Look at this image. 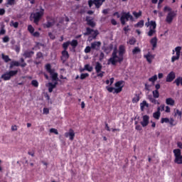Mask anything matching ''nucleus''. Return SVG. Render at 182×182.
Here are the masks:
<instances>
[{"label": "nucleus", "mask_w": 182, "mask_h": 182, "mask_svg": "<svg viewBox=\"0 0 182 182\" xmlns=\"http://www.w3.org/2000/svg\"><path fill=\"white\" fill-rule=\"evenodd\" d=\"M43 15H45V9L41 7L39 11H36L31 14L30 21H33L35 25H39V22L41 21V19L43 18Z\"/></svg>", "instance_id": "f257e3e1"}, {"label": "nucleus", "mask_w": 182, "mask_h": 182, "mask_svg": "<svg viewBox=\"0 0 182 182\" xmlns=\"http://www.w3.org/2000/svg\"><path fill=\"white\" fill-rule=\"evenodd\" d=\"M124 83V81H123V80L117 81L114 84V86L117 88H114L113 87H107V90H108V92L109 93L119 94L122 92V90H123V87H124L123 84Z\"/></svg>", "instance_id": "f03ea898"}, {"label": "nucleus", "mask_w": 182, "mask_h": 182, "mask_svg": "<svg viewBox=\"0 0 182 182\" xmlns=\"http://www.w3.org/2000/svg\"><path fill=\"white\" fill-rule=\"evenodd\" d=\"M160 97V92L159 90H154L152 91V95H149L147 96L148 100L151 102V103H153V105H160V102L156 99H159Z\"/></svg>", "instance_id": "7ed1b4c3"}, {"label": "nucleus", "mask_w": 182, "mask_h": 182, "mask_svg": "<svg viewBox=\"0 0 182 182\" xmlns=\"http://www.w3.org/2000/svg\"><path fill=\"white\" fill-rule=\"evenodd\" d=\"M130 19V21H133L134 18L132 14H130V12H123L122 15L120 17V22L122 25H126V22H128V21Z\"/></svg>", "instance_id": "20e7f679"}, {"label": "nucleus", "mask_w": 182, "mask_h": 182, "mask_svg": "<svg viewBox=\"0 0 182 182\" xmlns=\"http://www.w3.org/2000/svg\"><path fill=\"white\" fill-rule=\"evenodd\" d=\"M119 58H120V55H117V51L114 50L112 52V57L108 60V65H113V66H116V63H119Z\"/></svg>", "instance_id": "39448f33"}, {"label": "nucleus", "mask_w": 182, "mask_h": 182, "mask_svg": "<svg viewBox=\"0 0 182 182\" xmlns=\"http://www.w3.org/2000/svg\"><path fill=\"white\" fill-rule=\"evenodd\" d=\"M174 53H176V55H173L171 57L172 63H174L176 60H178V59H180V55L181 53V46H177L175 50H173L172 55H174Z\"/></svg>", "instance_id": "423d86ee"}, {"label": "nucleus", "mask_w": 182, "mask_h": 182, "mask_svg": "<svg viewBox=\"0 0 182 182\" xmlns=\"http://www.w3.org/2000/svg\"><path fill=\"white\" fill-rule=\"evenodd\" d=\"M18 75V70H10L9 72L5 73L1 77V79L4 80H11V77H14V76H16Z\"/></svg>", "instance_id": "0eeeda50"}, {"label": "nucleus", "mask_w": 182, "mask_h": 182, "mask_svg": "<svg viewBox=\"0 0 182 182\" xmlns=\"http://www.w3.org/2000/svg\"><path fill=\"white\" fill-rule=\"evenodd\" d=\"M55 23V18L50 16H46V22L43 24V28L49 29L52 28Z\"/></svg>", "instance_id": "6e6552de"}, {"label": "nucleus", "mask_w": 182, "mask_h": 182, "mask_svg": "<svg viewBox=\"0 0 182 182\" xmlns=\"http://www.w3.org/2000/svg\"><path fill=\"white\" fill-rule=\"evenodd\" d=\"M20 62L21 63V64H20L19 62L16 60L11 61L10 63L9 69H14V66H16V67L21 66V68H26L27 64L26 63H25V59H23V58H21L20 59Z\"/></svg>", "instance_id": "1a4fd4ad"}, {"label": "nucleus", "mask_w": 182, "mask_h": 182, "mask_svg": "<svg viewBox=\"0 0 182 182\" xmlns=\"http://www.w3.org/2000/svg\"><path fill=\"white\" fill-rule=\"evenodd\" d=\"M173 154L175 156L174 163L176 164H182L181 150L179 149H174Z\"/></svg>", "instance_id": "9d476101"}, {"label": "nucleus", "mask_w": 182, "mask_h": 182, "mask_svg": "<svg viewBox=\"0 0 182 182\" xmlns=\"http://www.w3.org/2000/svg\"><path fill=\"white\" fill-rule=\"evenodd\" d=\"M95 69L97 77L102 78L105 76V72L102 71V69H103V65H102L100 62H97L95 63Z\"/></svg>", "instance_id": "9b49d317"}, {"label": "nucleus", "mask_w": 182, "mask_h": 182, "mask_svg": "<svg viewBox=\"0 0 182 182\" xmlns=\"http://www.w3.org/2000/svg\"><path fill=\"white\" fill-rule=\"evenodd\" d=\"M103 2H106V0H89L88 1V6L89 8H92L93 4L95 5V8L99 9L102 5H103Z\"/></svg>", "instance_id": "f8f14e48"}, {"label": "nucleus", "mask_w": 182, "mask_h": 182, "mask_svg": "<svg viewBox=\"0 0 182 182\" xmlns=\"http://www.w3.org/2000/svg\"><path fill=\"white\" fill-rule=\"evenodd\" d=\"M85 36H89V35H92V39H96L97 35H99V31L93 30L89 27L86 28V32L84 33Z\"/></svg>", "instance_id": "ddd939ff"}, {"label": "nucleus", "mask_w": 182, "mask_h": 182, "mask_svg": "<svg viewBox=\"0 0 182 182\" xmlns=\"http://www.w3.org/2000/svg\"><path fill=\"white\" fill-rule=\"evenodd\" d=\"M124 53H126V47H124V46L121 45L119 47V58H118L119 59V63H122V60H124Z\"/></svg>", "instance_id": "4468645a"}, {"label": "nucleus", "mask_w": 182, "mask_h": 182, "mask_svg": "<svg viewBox=\"0 0 182 182\" xmlns=\"http://www.w3.org/2000/svg\"><path fill=\"white\" fill-rule=\"evenodd\" d=\"M69 52H68V50H63L61 52L60 60H62L63 63H66V60L69 59Z\"/></svg>", "instance_id": "2eb2a0df"}, {"label": "nucleus", "mask_w": 182, "mask_h": 182, "mask_svg": "<svg viewBox=\"0 0 182 182\" xmlns=\"http://www.w3.org/2000/svg\"><path fill=\"white\" fill-rule=\"evenodd\" d=\"M65 137L68 138L69 137V139L71 141H73L75 139V131H73V129H70L68 132H65L64 134Z\"/></svg>", "instance_id": "dca6fc26"}, {"label": "nucleus", "mask_w": 182, "mask_h": 182, "mask_svg": "<svg viewBox=\"0 0 182 182\" xmlns=\"http://www.w3.org/2000/svg\"><path fill=\"white\" fill-rule=\"evenodd\" d=\"M176 12L175 11H170L169 14H168L166 21L168 23H171L173 22V19H174V17L176 16Z\"/></svg>", "instance_id": "f3484780"}, {"label": "nucleus", "mask_w": 182, "mask_h": 182, "mask_svg": "<svg viewBox=\"0 0 182 182\" xmlns=\"http://www.w3.org/2000/svg\"><path fill=\"white\" fill-rule=\"evenodd\" d=\"M149 120H150V117H149V115H144L142 117V122H141V124L142 127H146V126H149Z\"/></svg>", "instance_id": "a211bd4d"}, {"label": "nucleus", "mask_w": 182, "mask_h": 182, "mask_svg": "<svg viewBox=\"0 0 182 182\" xmlns=\"http://www.w3.org/2000/svg\"><path fill=\"white\" fill-rule=\"evenodd\" d=\"M100 46H102V43L100 41H95L91 43V48L95 50H100Z\"/></svg>", "instance_id": "6ab92c4d"}, {"label": "nucleus", "mask_w": 182, "mask_h": 182, "mask_svg": "<svg viewBox=\"0 0 182 182\" xmlns=\"http://www.w3.org/2000/svg\"><path fill=\"white\" fill-rule=\"evenodd\" d=\"M176 79V73L171 72L166 76V82H171Z\"/></svg>", "instance_id": "aec40b11"}, {"label": "nucleus", "mask_w": 182, "mask_h": 182, "mask_svg": "<svg viewBox=\"0 0 182 182\" xmlns=\"http://www.w3.org/2000/svg\"><path fill=\"white\" fill-rule=\"evenodd\" d=\"M35 55L34 51H29V50H26L24 51L23 56L26 59V58H31Z\"/></svg>", "instance_id": "412c9836"}, {"label": "nucleus", "mask_w": 182, "mask_h": 182, "mask_svg": "<svg viewBox=\"0 0 182 182\" xmlns=\"http://www.w3.org/2000/svg\"><path fill=\"white\" fill-rule=\"evenodd\" d=\"M85 21L88 26H90L92 28H95V26H96V23L93 21V19H90L89 17H86Z\"/></svg>", "instance_id": "4be33fe9"}, {"label": "nucleus", "mask_w": 182, "mask_h": 182, "mask_svg": "<svg viewBox=\"0 0 182 182\" xmlns=\"http://www.w3.org/2000/svg\"><path fill=\"white\" fill-rule=\"evenodd\" d=\"M151 45H152V50H154L157 48V37H154L150 41Z\"/></svg>", "instance_id": "5701e85b"}, {"label": "nucleus", "mask_w": 182, "mask_h": 182, "mask_svg": "<svg viewBox=\"0 0 182 182\" xmlns=\"http://www.w3.org/2000/svg\"><path fill=\"white\" fill-rule=\"evenodd\" d=\"M144 58H145L148 62V63H151L153 62V59H154V55L150 54L149 53L148 54L144 55Z\"/></svg>", "instance_id": "b1692460"}, {"label": "nucleus", "mask_w": 182, "mask_h": 182, "mask_svg": "<svg viewBox=\"0 0 182 182\" xmlns=\"http://www.w3.org/2000/svg\"><path fill=\"white\" fill-rule=\"evenodd\" d=\"M160 116H161V112H160V107H158L157 111L154 112L153 117L154 119L159 120V119H160Z\"/></svg>", "instance_id": "393cba45"}, {"label": "nucleus", "mask_w": 182, "mask_h": 182, "mask_svg": "<svg viewBox=\"0 0 182 182\" xmlns=\"http://www.w3.org/2000/svg\"><path fill=\"white\" fill-rule=\"evenodd\" d=\"M56 85H58V82H55L54 84L52 82L48 83V92L49 93H52V92H53V90L55 89V87H56Z\"/></svg>", "instance_id": "a878e982"}, {"label": "nucleus", "mask_w": 182, "mask_h": 182, "mask_svg": "<svg viewBox=\"0 0 182 182\" xmlns=\"http://www.w3.org/2000/svg\"><path fill=\"white\" fill-rule=\"evenodd\" d=\"M144 107H149V103H147V101L146 100H144L140 103V109L141 112H144Z\"/></svg>", "instance_id": "bb28decb"}, {"label": "nucleus", "mask_w": 182, "mask_h": 182, "mask_svg": "<svg viewBox=\"0 0 182 182\" xmlns=\"http://www.w3.org/2000/svg\"><path fill=\"white\" fill-rule=\"evenodd\" d=\"M166 103L168 106H174V103H176V102L174 101V100H173V98L168 97V98H166Z\"/></svg>", "instance_id": "cd10ccee"}, {"label": "nucleus", "mask_w": 182, "mask_h": 182, "mask_svg": "<svg viewBox=\"0 0 182 182\" xmlns=\"http://www.w3.org/2000/svg\"><path fill=\"white\" fill-rule=\"evenodd\" d=\"M51 78L55 82H58L59 80V78H58V73H55V71H53L51 73H50Z\"/></svg>", "instance_id": "c85d7f7f"}, {"label": "nucleus", "mask_w": 182, "mask_h": 182, "mask_svg": "<svg viewBox=\"0 0 182 182\" xmlns=\"http://www.w3.org/2000/svg\"><path fill=\"white\" fill-rule=\"evenodd\" d=\"M174 83H176V86H182V77H178L175 81Z\"/></svg>", "instance_id": "c756f323"}, {"label": "nucleus", "mask_w": 182, "mask_h": 182, "mask_svg": "<svg viewBox=\"0 0 182 182\" xmlns=\"http://www.w3.org/2000/svg\"><path fill=\"white\" fill-rule=\"evenodd\" d=\"M143 26H144V20H141L134 25L135 28H143Z\"/></svg>", "instance_id": "7c9ffc66"}, {"label": "nucleus", "mask_w": 182, "mask_h": 182, "mask_svg": "<svg viewBox=\"0 0 182 182\" xmlns=\"http://www.w3.org/2000/svg\"><path fill=\"white\" fill-rule=\"evenodd\" d=\"M46 70H47V72H48V73H52L53 72H55V70H52V66L50 63L46 65Z\"/></svg>", "instance_id": "2f4dec72"}, {"label": "nucleus", "mask_w": 182, "mask_h": 182, "mask_svg": "<svg viewBox=\"0 0 182 182\" xmlns=\"http://www.w3.org/2000/svg\"><path fill=\"white\" fill-rule=\"evenodd\" d=\"M69 45H70V41H67L63 43V50H68V48H69Z\"/></svg>", "instance_id": "473e14b6"}, {"label": "nucleus", "mask_w": 182, "mask_h": 182, "mask_svg": "<svg viewBox=\"0 0 182 182\" xmlns=\"http://www.w3.org/2000/svg\"><path fill=\"white\" fill-rule=\"evenodd\" d=\"M2 59L6 62V63H8V62H11V58H9V55H5L4 54L1 55Z\"/></svg>", "instance_id": "72a5a7b5"}, {"label": "nucleus", "mask_w": 182, "mask_h": 182, "mask_svg": "<svg viewBox=\"0 0 182 182\" xmlns=\"http://www.w3.org/2000/svg\"><path fill=\"white\" fill-rule=\"evenodd\" d=\"M140 100V95H135L134 98L132 99V103H138V102Z\"/></svg>", "instance_id": "f704fd0d"}, {"label": "nucleus", "mask_w": 182, "mask_h": 182, "mask_svg": "<svg viewBox=\"0 0 182 182\" xmlns=\"http://www.w3.org/2000/svg\"><path fill=\"white\" fill-rule=\"evenodd\" d=\"M70 45L74 48H76L78 45L77 40H73L71 42L70 41Z\"/></svg>", "instance_id": "c9c22d12"}, {"label": "nucleus", "mask_w": 182, "mask_h": 182, "mask_svg": "<svg viewBox=\"0 0 182 182\" xmlns=\"http://www.w3.org/2000/svg\"><path fill=\"white\" fill-rule=\"evenodd\" d=\"M156 80H157V75H154L149 78V82H151V83H154Z\"/></svg>", "instance_id": "e433bc0d"}, {"label": "nucleus", "mask_w": 182, "mask_h": 182, "mask_svg": "<svg viewBox=\"0 0 182 182\" xmlns=\"http://www.w3.org/2000/svg\"><path fill=\"white\" fill-rule=\"evenodd\" d=\"M11 26H14L16 29L19 26V23L18 21L14 22V21H11L10 23Z\"/></svg>", "instance_id": "4c0bfd02"}, {"label": "nucleus", "mask_w": 182, "mask_h": 182, "mask_svg": "<svg viewBox=\"0 0 182 182\" xmlns=\"http://www.w3.org/2000/svg\"><path fill=\"white\" fill-rule=\"evenodd\" d=\"M136 38H134V37L131 38L129 41L127 42V43H129V45H135L136 44Z\"/></svg>", "instance_id": "58836bf2"}, {"label": "nucleus", "mask_w": 182, "mask_h": 182, "mask_svg": "<svg viewBox=\"0 0 182 182\" xmlns=\"http://www.w3.org/2000/svg\"><path fill=\"white\" fill-rule=\"evenodd\" d=\"M134 16L137 19L138 18H140L141 16V11H139L138 13L136 11H134L133 13Z\"/></svg>", "instance_id": "ea45409f"}, {"label": "nucleus", "mask_w": 182, "mask_h": 182, "mask_svg": "<svg viewBox=\"0 0 182 182\" xmlns=\"http://www.w3.org/2000/svg\"><path fill=\"white\" fill-rule=\"evenodd\" d=\"M154 33H156V29L151 28V27H150V30L148 32V36H153Z\"/></svg>", "instance_id": "a19ab883"}, {"label": "nucleus", "mask_w": 182, "mask_h": 182, "mask_svg": "<svg viewBox=\"0 0 182 182\" xmlns=\"http://www.w3.org/2000/svg\"><path fill=\"white\" fill-rule=\"evenodd\" d=\"M85 70H87V72H92V70H93V67L90 66L89 64H86L85 65Z\"/></svg>", "instance_id": "79ce46f5"}, {"label": "nucleus", "mask_w": 182, "mask_h": 182, "mask_svg": "<svg viewBox=\"0 0 182 182\" xmlns=\"http://www.w3.org/2000/svg\"><path fill=\"white\" fill-rule=\"evenodd\" d=\"M31 85L33 86V87H39V82L36 80H33L31 81Z\"/></svg>", "instance_id": "37998d69"}, {"label": "nucleus", "mask_w": 182, "mask_h": 182, "mask_svg": "<svg viewBox=\"0 0 182 182\" xmlns=\"http://www.w3.org/2000/svg\"><path fill=\"white\" fill-rule=\"evenodd\" d=\"M152 26V29H156V28H157V24L156 23V21H150V28H151Z\"/></svg>", "instance_id": "c03bdc74"}, {"label": "nucleus", "mask_w": 182, "mask_h": 182, "mask_svg": "<svg viewBox=\"0 0 182 182\" xmlns=\"http://www.w3.org/2000/svg\"><path fill=\"white\" fill-rule=\"evenodd\" d=\"M27 29H28V32H30L31 34L33 33V32H35V28L31 24L28 26Z\"/></svg>", "instance_id": "a18cd8bd"}, {"label": "nucleus", "mask_w": 182, "mask_h": 182, "mask_svg": "<svg viewBox=\"0 0 182 182\" xmlns=\"http://www.w3.org/2000/svg\"><path fill=\"white\" fill-rule=\"evenodd\" d=\"M141 50L139 48V47H135L133 50H132V53L133 55H137V53H140Z\"/></svg>", "instance_id": "49530a36"}, {"label": "nucleus", "mask_w": 182, "mask_h": 182, "mask_svg": "<svg viewBox=\"0 0 182 182\" xmlns=\"http://www.w3.org/2000/svg\"><path fill=\"white\" fill-rule=\"evenodd\" d=\"M86 77H89V73H82L80 79H81V80H84V79H86Z\"/></svg>", "instance_id": "de8ad7c7"}, {"label": "nucleus", "mask_w": 182, "mask_h": 182, "mask_svg": "<svg viewBox=\"0 0 182 182\" xmlns=\"http://www.w3.org/2000/svg\"><path fill=\"white\" fill-rule=\"evenodd\" d=\"M168 123H169L171 127H173V126H176V124H177V123H174V119L173 118H171Z\"/></svg>", "instance_id": "09e8293b"}, {"label": "nucleus", "mask_w": 182, "mask_h": 182, "mask_svg": "<svg viewBox=\"0 0 182 182\" xmlns=\"http://www.w3.org/2000/svg\"><path fill=\"white\" fill-rule=\"evenodd\" d=\"M92 50V46H87L85 48V53H90V51Z\"/></svg>", "instance_id": "8fccbe9b"}, {"label": "nucleus", "mask_w": 182, "mask_h": 182, "mask_svg": "<svg viewBox=\"0 0 182 182\" xmlns=\"http://www.w3.org/2000/svg\"><path fill=\"white\" fill-rule=\"evenodd\" d=\"M6 33V31L5 30V27L3 26L1 27L0 35H5Z\"/></svg>", "instance_id": "3c124183"}, {"label": "nucleus", "mask_w": 182, "mask_h": 182, "mask_svg": "<svg viewBox=\"0 0 182 182\" xmlns=\"http://www.w3.org/2000/svg\"><path fill=\"white\" fill-rule=\"evenodd\" d=\"M177 114H178V116H179V117H181V116H182V108H181V111H179L178 109L176 110L174 116H177Z\"/></svg>", "instance_id": "603ef678"}, {"label": "nucleus", "mask_w": 182, "mask_h": 182, "mask_svg": "<svg viewBox=\"0 0 182 182\" xmlns=\"http://www.w3.org/2000/svg\"><path fill=\"white\" fill-rule=\"evenodd\" d=\"M170 122V119L166 117V118H161V123H168Z\"/></svg>", "instance_id": "864d4df0"}, {"label": "nucleus", "mask_w": 182, "mask_h": 182, "mask_svg": "<svg viewBox=\"0 0 182 182\" xmlns=\"http://www.w3.org/2000/svg\"><path fill=\"white\" fill-rule=\"evenodd\" d=\"M50 133H54V134H59V132H58V129L55 128H51L50 129Z\"/></svg>", "instance_id": "5fc2aeb1"}, {"label": "nucleus", "mask_w": 182, "mask_h": 182, "mask_svg": "<svg viewBox=\"0 0 182 182\" xmlns=\"http://www.w3.org/2000/svg\"><path fill=\"white\" fill-rule=\"evenodd\" d=\"M31 35H33L34 38H39V36H41V33H39V31H36V32H33V33H31Z\"/></svg>", "instance_id": "6e6d98bb"}, {"label": "nucleus", "mask_w": 182, "mask_h": 182, "mask_svg": "<svg viewBox=\"0 0 182 182\" xmlns=\"http://www.w3.org/2000/svg\"><path fill=\"white\" fill-rule=\"evenodd\" d=\"M3 42L4 43H7V42H9V36H6L3 38Z\"/></svg>", "instance_id": "4d7b16f0"}, {"label": "nucleus", "mask_w": 182, "mask_h": 182, "mask_svg": "<svg viewBox=\"0 0 182 182\" xmlns=\"http://www.w3.org/2000/svg\"><path fill=\"white\" fill-rule=\"evenodd\" d=\"M41 58H43V54H42L41 52L37 53L36 59H41Z\"/></svg>", "instance_id": "13d9d810"}, {"label": "nucleus", "mask_w": 182, "mask_h": 182, "mask_svg": "<svg viewBox=\"0 0 182 182\" xmlns=\"http://www.w3.org/2000/svg\"><path fill=\"white\" fill-rule=\"evenodd\" d=\"M7 5H15V0H8L7 1Z\"/></svg>", "instance_id": "bf43d9fd"}, {"label": "nucleus", "mask_w": 182, "mask_h": 182, "mask_svg": "<svg viewBox=\"0 0 182 182\" xmlns=\"http://www.w3.org/2000/svg\"><path fill=\"white\" fill-rule=\"evenodd\" d=\"M164 12L167 11L168 12H173V11H171V8L168 7V6H165L164 9Z\"/></svg>", "instance_id": "052dcab7"}, {"label": "nucleus", "mask_w": 182, "mask_h": 182, "mask_svg": "<svg viewBox=\"0 0 182 182\" xmlns=\"http://www.w3.org/2000/svg\"><path fill=\"white\" fill-rule=\"evenodd\" d=\"M15 50L17 53H19V52H21V46H16L15 47Z\"/></svg>", "instance_id": "680f3d73"}, {"label": "nucleus", "mask_w": 182, "mask_h": 182, "mask_svg": "<svg viewBox=\"0 0 182 182\" xmlns=\"http://www.w3.org/2000/svg\"><path fill=\"white\" fill-rule=\"evenodd\" d=\"M43 112L44 114H49V109L48 108H43Z\"/></svg>", "instance_id": "e2e57ef3"}, {"label": "nucleus", "mask_w": 182, "mask_h": 182, "mask_svg": "<svg viewBox=\"0 0 182 182\" xmlns=\"http://www.w3.org/2000/svg\"><path fill=\"white\" fill-rule=\"evenodd\" d=\"M111 23L112 25H114V26H116L117 25V21L114 18L111 19Z\"/></svg>", "instance_id": "0e129e2a"}, {"label": "nucleus", "mask_w": 182, "mask_h": 182, "mask_svg": "<svg viewBox=\"0 0 182 182\" xmlns=\"http://www.w3.org/2000/svg\"><path fill=\"white\" fill-rule=\"evenodd\" d=\"M5 15V9H0V16H2Z\"/></svg>", "instance_id": "69168bd1"}, {"label": "nucleus", "mask_w": 182, "mask_h": 182, "mask_svg": "<svg viewBox=\"0 0 182 182\" xmlns=\"http://www.w3.org/2000/svg\"><path fill=\"white\" fill-rule=\"evenodd\" d=\"M123 31H124L125 33H127V32L130 31V28H129V26L124 27Z\"/></svg>", "instance_id": "338daca9"}, {"label": "nucleus", "mask_w": 182, "mask_h": 182, "mask_svg": "<svg viewBox=\"0 0 182 182\" xmlns=\"http://www.w3.org/2000/svg\"><path fill=\"white\" fill-rule=\"evenodd\" d=\"M48 36L50 38V39H55V35H53L52 33H48Z\"/></svg>", "instance_id": "774afa93"}]
</instances>
